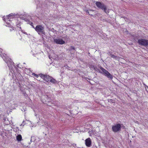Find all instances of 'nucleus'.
<instances>
[{"mask_svg":"<svg viewBox=\"0 0 148 148\" xmlns=\"http://www.w3.org/2000/svg\"><path fill=\"white\" fill-rule=\"evenodd\" d=\"M95 4L98 8L103 10L106 14H107L109 13V10L103 2L97 1L96 2Z\"/></svg>","mask_w":148,"mask_h":148,"instance_id":"nucleus-1","label":"nucleus"},{"mask_svg":"<svg viewBox=\"0 0 148 148\" xmlns=\"http://www.w3.org/2000/svg\"><path fill=\"white\" fill-rule=\"evenodd\" d=\"M99 68L102 71H99V73L102 74L106 76L109 79H112L113 76L110 74L107 71L101 66H100Z\"/></svg>","mask_w":148,"mask_h":148,"instance_id":"nucleus-2","label":"nucleus"},{"mask_svg":"<svg viewBox=\"0 0 148 148\" xmlns=\"http://www.w3.org/2000/svg\"><path fill=\"white\" fill-rule=\"evenodd\" d=\"M34 29L39 34L45 35V33L44 30V27L42 25H37L35 27Z\"/></svg>","mask_w":148,"mask_h":148,"instance_id":"nucleus-3","label":"nucleus"},{"mask_svg":"<svg viewBox=\"0 0 148 148\" xmlns=\"http://www.w3.org/2000/svg\"><path fill=\"white\" fill-rule=\"evenodd\" d=\"M122 124H116L112 126V130L114 132H117L121 130V127H122Z\"/></svg>","mask_w":148,"mask_h":148,"instance_id":"nucleus-4","label":"nucleus"},{"mask_svg":"<svg viewBox=\"0 0 148 148\" xmlns=\"http://www.w3.org/2000/svg\"><path fill=\"white\" fill-rule=\"evenodd\" d=\"M39 75L42 78L44 81L47 82H50V79L51 78V76L47 75H43L42 73L39 74Z\"/></svg>","mask_w":148,"mask_h":148,"instance_id":"nucleus-5","label":"nucleus"},{"mask_svg":"<svg viewBox=\"0 0 148 148\" xmlns=\"http://www.w3.org/2000/svg\"><path fill=\"white\" fill-rule=\"evenodd\" d=\"M54 41L57 44L62 45L65 43V42L62 39H54Z\"/></svg>","mask_w":148,"mask_h":148,"instance_id":"nucleus-6","label":"nucleus"},{"mask_svg":"<svg viewBox=\"0 0 148 148\" xmlns=\"http://www.w3.org/2000/svg\"><path fill=\"white\" fill-rule=\"evenodd\" d=\"M140 44L144 46H148V40L143 39L139 40Z\"/></svg>","mask_w":148,"mask_h":148,"instance_id":"nucleus-7","label":"nucleus"},{"mask_svg":"<svg viewBox=\"0 0 148 148\" xmlns=\"http://www.w3.org/2000/svg\"><path fill=\"white\" fill-rule=\"evenodd\" d=\"M85 143L86 146L88 147H90L91 145L92 141L90 138H88L85 140Z\"/></svg>","mask_w":148,"mask_h":148,"instance_id":"nucleus-8","label":"nucleus"},{"mask_svg":"<svg viewBox=\"0 0 148 148\" xmlns=\"http://www.w3.org/2000/svg\"><path fill=\"white\" fill-rule=\"evenodd\" d=\"M50 82L52 83L53 84H56L58 83V82L55 79L53 78L52 77H51Z\"/></svg>","mask_w":148,"mask_h":148,"instance_id":"nucleus-9","label":"nucleus"},{"mask_svg":"<svg viewBox=\"0 0 148 148\" xmlns=\"http://www.w3.org/2000/svg\"><path fill=\"white\" fill-rule=\"evenodd\" d=\"M15 15L13 14V13H11L10 14L8 15V21H10V19H13L15 17Z\"/></svg>","mask_w":148,"mask_h":148,"instance_id":"nucleus-10","label":"nucleus"},{"mask_svg":"<svg viewBox=\"0 0 148 148\" xmlns=\"http://www.w3.org/2000/svg\"><path fill=\"white\" fill-rule=\"evenodd\" d=\"M69 50L71 51V53H75V47L73 46H72L70 47Z\"/></svg>","mask_w":148,"mask_h":148,"instance_id":"nucleus-11","label":"nucleus"},{"mask_svg":"<svg viewBox=\"0 0 148 148\" xmlns=\"http://www.w3.org/2000/svg\"><path fill=\"white\" fill-rule=\"evenodd\" d=\"M116 99V98L113 99H108V101L109 102H110L111 103H115Z\"/></svg>","mask_w":148,"mask_h":148,"instance_id":"nucleus-12","label":"nucleus"},{"mask_svg":"<svg viewBox=\"0 0 148 148\" xmlns=\"http://www.w3.org/2000/svg\"><path fill=\"white\" fill-rule=\"evenodd\" d=\"M16 138V140L19 142L21 141L22 138V136L20 134H18Z\"/></svg>","mask_w":148,"mask_h":148,"instance_id":"nucleus-13","label":"nucleus"},{"mask_svg":"<svg viewBox=\"0 0 148 148\" xmlns=\"http://www.w3.org/2000/svg\"><path fill=\"white\" fill-rule=\"evenodd\" d=\"M44 96L47 99V101L48 102L49 101H50L49 99L50 98V95H48V93H46Z\"/></svg>","mask_w":148,"mask_h":148,"instance_id":"nucleus-14","label":"nucleus"},{"mask_svg":"<svg viewBox=\"0 0 148 148\" xmlns=\"http://www.w3.org/2000/svg\"><path fill=\"white\" fill-rule=\"evenodd\" d=\"M8 15L6 16H4L3 17V20H4L5 22H6V21H8Z\"/></svg>","mask_w":148,"mask_h":148,"instance_id":"nucleus-15","label":"nucleus"},{"mask_svg":"<svg viewBox=\"0 0 148 148\" xmlns=\"http://www.w3.org/2000/svg\"><path fill=\"white\" fill-rule=\"evenodd\" d=\"M28 24H30V25H31L32 26L33 28H34V29L35 27L34 26L33 24V23L31 21H29V22L28 23Z\"/></svg>","mask_w":148,"mask_h":148,"instance_id":"nucleus-16","label":"nucleus"},{"mask_svg":"<svg viewBox=\"0 0 148 148\" xmlns=\"http://www.w3.org/2000/svg\"><path fill=\"white\" fill-rule=\"evenodd\" d=\"M94 70L95 71L99 72V71H101L96 66H95V68H94Z\"/></svg>","mask_w":148,"mask_h":148,"instance_id":"nucleus-17","label":"nucleus"},{"mask_svg":"<svg viewBox=\"0 0 148 148\" xmlns=\"http://www.w3.org/2000/svg\"><path fill=\"white\" fill-rule=\"evenodd\" d=\"M110 54L111 56V57L114 58H115L116 57V56H115L114 55L112 54V53H110Z\"/></svg>","mask_w":148,"mask_h":148,"instance_id":"nucleus-18","label":"nucleus"},{"mask_svg":"<svg viewBox=\"0 0 148 148\" xmlns=\"http://www.w3.org/2000/svg\"><path fill=\"white\" fill-rule=\"evenodd\" d=\"M32 75L35 77H37V78H38V75H37L36 74H35V73H33L32 74Z\"/></svg>","mask_w":148,"mask_h":148,"instance_id":"nucleus-19","label":"nucleus"},{"mask_svg":"<svg viewBox=\"0 0 148 148\" xmlns=\"http://www.w3.org/2000/svg\"><path fill=\"white\" fill-rule=\"evenodd\" d=\"M25 20L26 22H27V23H28L29 22V21H30L29 19L26 18L25 19Z\"/></svg>","mask_w":148,"mask_h":148,"instance_id":"nucleus-20","label":"nucleus"},{"mask_svg":"<svg viewBox=\"0 0 148 148\" xmlns=\"http://www.w3.org/2000/svg\"><path fill=\"white\" fill-rule=\"evenodd\" d=\"M86 12L88 13L91 16H93V15L91 14H90L89 13V12L88 10H86Z\"/></svg>","mask_w":148,"mask_h":148,"instance_id":"nucleus-21","label":"nucleus"},{"mask_svg":"<svg viewBox=\"0 0 148 148\" xmlns=\"http://www.w3.org/2000/svg\"><path fill=\"white\" fill-rule=\"evenodd\" d=\"M95 66H94L93 65H92V66H91L90 67V68H91V69H94V68H95Z\"/></svg>","mask_w":148,"mask_h":148,"instance_id":"nucleus-22","label":"nucleus"},{"mask_svg":"<svg viewBox=\"0 0 148 148\" xmlns=\"http://www.w3.org/2000/svg\"><path fill=\"white\" fill-rule=\"evenodd\" d=\"M93 131L92 130L91 131H89L88 132L90 134H91L93 132Z\"/></svg>","mask_w":148,"mask_h":148,"instance_id":"nucleus-23","label":"nucleus"},{"mask_svg":"<svg viewBox=\"0 0 148 148\" xmlns=\"http://www.w3.org/2000/svg\"><path fill=\"white\" fill-rule=\"evenodd\" d=\"M65 66V67L67 69H69V67L68 66H67V65H66Z\"/></svg>","mask_w":148,"mask_h":148,"instance_id":"nucleus-24","label":"nucleus"},{"mask_svg":"<svg viewBox=\"0 0 148 148\" xmlns=\"http://www.w3.org/2000/svg\"><path fill=\"white\" fill-rule=\"evenodd\" d=\"M2 58L4 60V59L5 58V56L4 55H3V56H2Z\"/></svg>","mask_w":148,"mask_h":148,"instance_id":"nucleus-25","label":"nucleus"},{"mask_svg":"<svg viewBox=\"0 0 148 148\" xmlns=\"http://www.w3.org/2000/svg\"><path fill=\"white\" fill-rule=\"evenodd\" d=\"M24 123H25V122L24 121H23V123L21 124V125H24L25 124Z\"/></svg>","mask_w":148,"mask_h":148,"instance_id":"nucleus-26","label":"nucleus"},{"mask_svg":"<svg viewBox=\"0 0 148 148\" xmlns=\"http://www.w3.org/2000/svg\"><path fill=\"white\" fill-rule=\"evenodd\" d=\"M137 42L138 43H139V39H137Z\"/></svg>","mask_w":148,"mask_h":148,"instance_id":"nucleus-27","label":"nucleus"},{"mask_svg":"<svg viewBox=\"0 0 148 148\" xmlns=\"http://www.w3.org/2000/svg\"><path fill=\"white\" fill-rule=\"evenodd\" d=\"M89 10L90 11H92L93 12L94 11V10Z\"/></svg>","mask_w":148,"mask_h":148,"instance_id":"nucleus-28","label":"nucleus"},{"mask_svg":"<svg viewBox=\"0 0 148 148\" xmlns=\"http://www.w3.org/2000/svg\"><path fill=\"white\" fill-rule=\"evenodd\" d=\"M23 33H24V34H27V33H26V32H23Z\"/></svg>","mask_w":148,"mask_h":148,"instance_id":"nucleus-29","label":"nucleus"},{"mask_svg":"<svg viewBox=\"0 0 148 148\" xmlns=\"http://www.w3.org/2000/svg\"><path fill=\"white\" fill-rule=\"evenodd\" d=\"M122 127H123H123H124V126H123H123L122 125Z\"/></svg>","mask_w":148,"mask_h":148,"instance_id":"nucleus-30","label":"nucleus"},{"mask_svg":"<svg viewBox=\"0 0 148 148\" xmlns=\"http://www.w3.org/2000/svg\"><path fill=\"white\" fill-rule=\"evenodd\" d=\"M122 127H123H123H124V126H123H123L122 125Z\"/></svg>","mask_w":148,"mask_h":148,"instance_id":"nucleus-31","label":"nucleus"},{"mask_svg":"<svg viewBox=\"0 0 148 148\" xmlns=\"http://www.w3.org/2000/svg\"><path fill=\"white\" fill-rule=\"evenodd\" d=\"M66 37V38H67V37Z\"/></svg>","mask_w":148,"mask_h":148,"instance_id":"nucleus-32","label":"nucleus"}]
</instances>
